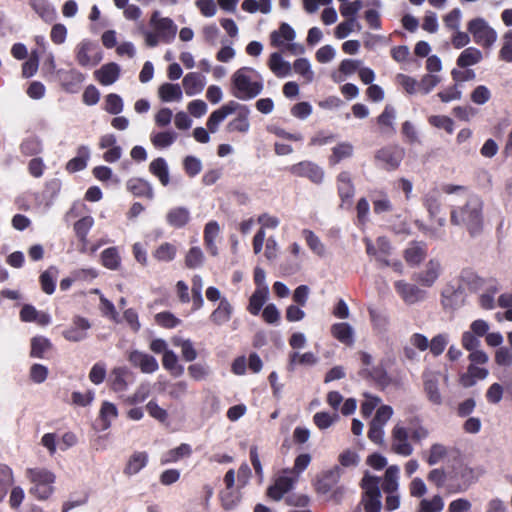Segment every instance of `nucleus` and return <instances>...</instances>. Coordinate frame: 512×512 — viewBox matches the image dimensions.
Masks as SVG:
<instances>
[{
  "mask_svg": "<svg viewBox=\"0 0 512 512\" xmlns=\"http://www.w3.org/2000/svg\"><path fill=\"white\" fill-rule=\"evenodd\" d=\"M235 112L237 113L236 117L227 123L225 129L228 133L239 132L246 134L250 130V109L247 106L241 105L233 100L227 102L210 114L207 120L208 130L211 133L217 132L220 123H222L227 116Z\"/></svg>",
  "mask_w": 512,
  "mask_h": 512,
  "instance_id": "nucleus-1",
  "label": "nucleus"
},
{
  "mask_svg": "<svg viewBox=\"0 0 512 512\" xmlns=\"http://www.w3.org/2000/svg\"><path fill=\"white\" fill-rule=\"evenodd\" d=\"M483 205L480 196L468 194L463 206L451 210V223L464 226L472 237L479 235L483 230Z\"/></svg>",
  "mask_w": 512,
  "mask_h": 512,
  "instance_id": "nucleus-2",
  "label": "nucleus"
},
{
  "mask_svg": "<svg viewBox=\"0 0 512 512\" xmlns=\"http://www.w3.org/2000/svg\"><path fill=\"white\" fill-rule=\"evenodd\" d=\"M264 88L262 76L251 67H241L231 77V93L239 100H251Z\"/></svg>",
  "mask_w": 512,
  "mask_h": 512,
  "instance_id": "nucleus-3",
  "label": "nucleus"
},
{
  "mask_svg": "<svg viewBox=\"0 0 512 512\" xmlns=\"http://www.w3.org/2000/svg\"><path fill=\"white\" fill-rule=\"evenodd\" d=\"M26 477L31 483L29 493L40 501L47 500L54 493L56 475L44 467L26 469Z\"/></svg>",
  "mask_w": 512,
  "mask_h": 512,
  "instance_id": "nucleus-4",
  "label": "nucleus"
},
{
  "mask_svg": "<svg viewBox=\"0 0 512 512\" xmlns=\"http://www.w3.org/2000/svg\"><path fill=\"white\" fill-rule=\"evenodd\" d=\"M467 29L472 35L476 44L489 48L497 40L496 31L489 26L488 22L481 17L470 20L467 24Z\"/></svg>",
  "mask_w": 512,
  "mask_h": 512,
  "instance_id": "nucleus-5",
  "label": "nucleus"
},
{
  "mask_svg": "<svg viewBox=\"0 0 512 512\" xmlns=\"http://www.w3.org/2000/svg\"><path fill=\"white\" fill-rule=\"evenodd\" d=\"M75 56L78 64L82 67H94L102 60L99 47L91 40H82L75 48Z\"/></svg>",
  "mask_w": 512,
  "mask_h": 512,
  "instance_id": "nucleus-6",
  "label": "nucleus"
},
{
  "mask_svg": "<svg viewBox=\"0 0 512 512\" xmlns=\"http://www.w3.org/2000/svg\"><path fill=\"white\" fill-rule=\"evenodd\" d=\"M404 156V152L399 147H384L375 154V161L381 168L392 171L399 167Z\"/></svg>",
  "mask_w": 512,
  "mask_h": 512,
  "instance_id": "nucleus-7",
  "label": "nucleus"
},
{
  "mask_svg": "<svg viewBox=\"0 0 512 512\" xmlns=\"http://www.w3.org/2000/svg\"><path fill=\"white\" fill-rule=\"evenodd\" d=\"M391 451L397 455L408 457L414 449L409 442V434L405 427L396 424L391 432Z\"/></svg>",
  "mask_w": 512,
  "mask_h": 512,
  "instance_id": "nucleus-8",
  "label": "nucleus"
},
{
  "mask_svg": "<svg viewBox=\"0 0 512 512\" xmlns=\"http://www.w3.org/2000/svg\"><path fill=\"white\" fill-rule=\"evenodd\" d=\"M297 481V475L288 474L285 469L275 478L273 485L268 488L267 495L275 501H280L285 494L292 490Z\"/></svg>",
  "mask_w": 512,
  "mask_h": 512,
  "instance_id": "nucleus-9",
  "label": "nucleus"
},
{
  "mask_svg": "<svg viewBox=\"0 0 512 512\" xmlns=\"http://www.w3.org/2000/svg\"><path fill=\"white\" fill-rule=\"evenodd\" d=\"M289 172L298 177L308 178L315 184H320L324 179V171L316 163L311 161H301L288 168Z\"/></svg>",
  "mask_w": 512,
  "mask_h": 512,
  "instance_id": "nucleus-10",
  "label": "nucleus"
},
{
  "mask_svg": "<svg viewBox=\"0 0 512 512\" xmlns=\"http://www.w3.org/2000/svg\"><path fill=\"white\" fill-rule=\"evenodd\" d=\"M442 273V265L440 260L436 258L430 259L424 268L414 274L413 279L423 287H432Z\"/></svg>",
  "mask_w": 512,
  "mask_h": 512,
  "instance_id": "nucleus-11",
  "label": "nucleus"
},
{
  "mask_svg": "<svg viewBox=\"0 0 512 512\" xmlns=\"http://www.w3.org/2000/svg\"><path fill=\"white\" fill-rule=\"evenodd\" d=\"M150 24L158 33L162 42L170 43L174 40L177 33V26L172 19L159 17V12H154L150 19Z\"/></svg>",
  "mask_w": 512,
  "mask_h": 512,
  "instance_id": "nucleus-12",
  "label": "nucleus"
},
{
  "mask_svg": "<svg viewBox=\"0 0 512 512\" xmlns=\"http://www.w3.org/2000/svg\"><path fill=\"white\" fill-rule=\"evenodd\" d=\"M91 323L87 318L75 316L72 323L63 332L62 336L69 342H81L88 337Z\"/></svg>",
  "mask_w": 512,
  "mask_h": 512,
  "instance_id": "nucleus-13",
  "label": "nucleus"
},
{
  "mask_svg": "<svg viewBox=\"0 0 512 512\" xmlns=\"http://www.w3.org/2000/svg\"><path fill=\"white\" fill-rule=\"evenodd\" d=\"M129 362L141 370L142 373L152 374L159 369L155 357L139 350H133L128 355Z\"/></svg>",
  "mask_w": 512,
  "mask_h": 512,
  "instance_id": "nucleus-14",
  "label": "nucleus"
},
{
  "mask_svg": "<svg viewBox=\"0 0 512 512\" xmlns=\"http://www.w3.org/2000/svg\"><path fill=\"white\" fill-rule=\"evenodd\" d=\"M395 289L407 304H415L425 299L426 292L414 284L407 283L403 280L396 281Z\"/></svg>",
  "mask_w": 512,
  "mask_h": 512,
  "instance_id": "nucleus-15",
  "label": "nucleus"
},
{
  "mask_svg": "<svg viewBox=\"0 0 512 512\" xmlns=\"http://www.w3.org/2000/svg\"><path fill=\"white\" fill-rule=\"evenodd\" d=\"M427 255V245L422 241H412L404 250V259L411 266H418Z\"/></svg>",
  "mask_w": 512,
  "mask_h": 512,
  "instance_id": "nucleus-16",
  "label": "nucleus"
},
{
  "mask_svg": "<svg viewBox=\"0 0 512 512\" xmlns=\"http://www.w3.org/2000/svg\"><path fill=\"white\" fill-rule=\"evenodd\" d=\"M182 85L187 96H194L204 90L206 77L197 72H190L184 76Z\"/></svg>",
  "mask_w": 512,
  "mask_h": 512,
  "instance_id": "nucleus-17",
  "label": "nucleus"
},
{
  "mask_svg": "<svg viewBox=\"0 0 512 512\" xmlns=\"http://www.w3.org/2000/svg\"><path fill=\"white\" fill-rule=\"evenodd\" d=\"M126 188L136 197H145L152 200L154 190L151 183L143 178H131L126 183Z\"/></svg>",
  "mask_w": 512,
  "mask_h": 512,
  "instance_id": "nucleus-18",
  "label": "nucleus"
},
{
  "mask_svg": "<svg viewBox=\"0 0 512 512\" xmlns=\"http://www.w3.org/2000/svg\"><path fill=\"white\" fill-rule=\"evenodd\" d=\"M97 81L104 86L115 83L120 76V66L114 62L103 65L94 72Z\"/></svg>",
  "mask_w": 512,
  "mask_h": 512,
  "instance_id": "nucleus-19",
  "label": "nucleus"
},
{
  "mask_svg": "<svg viewBox=\"0 0 512 512\" xmlns=\"http://www.w3.org/2000/svg\"><path fill=\"white\" fill-rule=\"evenodd\" d=\"M190 218L189 209L183 206L173 207L166 214L167 224L175 229L184 227Z\"/></svg>",
  "mask_w": 512,
  "mask_h": 512,
  "instance_id": "nucleus-20",
  "label": "nucleus"
},
{
  "mask_svg": "<svg viewBox=\"0 0 512 512\" xmlns=\"http://www.w3.org/2000/svg\"><path fill=\"white\" fill-rule=\"evenodd\" d=\"M29 5L46 23H52L56 20V9L48 0H29Z\"/></svg>",
  "mask_w": 512,
  "mask_h": 512,
  "instance_id": "nucleus-21",
  "label": "nucleus"
},
{
  "mask_svg": "<svg viewBox=\"0 0 512 512\" xmlns=\"http://www.w3.org/2000/svg\"><path fill=\"white\" fill-rule=\"evenodd\" d=\"M423 379L428 399L436 405L441 404L442 397L438 389V374L431 371H425L423 373Z\"/></svg>",
  "mask_w": 512,
  "mask_h": 512,
  "instance_id": "nucleus-22",
  "label": "nucleus"
},
{
  "mask_svg": "<svg viewBox=\"0 0 512 512\" xmlns=\"http://www.w3.org/2000/svg\"><path fill=\"white\" fill-rule=\"evenodd\" d=\"M331 334L342 344L352 346L355 342L354 329L347 322L335 323L331 326Z\"/></svg>",
  "mask_w": 512,
  "mask_h": 512,
  "instance_id": "nucleus-23",
  "label": "nucleus"
},
{
  "mask_svg": "<svg viewBox=\"0 0 512 512\" xmlns=\"http://www.w3.org/2000/svg\"><path fill=\"white\" fill-rule=\"evenodd\" d=\"M220 226L217 221H209L204 228V243L207 251L212 256L218 255V247L216 245V238L219 236Z\"/></svg>",
  "mask_w": 512,
  "mask_h": 512,
  "instance_id": "nucleus-24",
  "label": "nucleus"
},
{
  "mask_svg": "<svg viewBox=\"0 0 512 512\" xmlns=\"http://www.w3.org/2000/svg\"><path fill=\"white\" fill-rule=\"evenodd\" d=\"M338 193L343 203H350L354 196L355 188L351 176L347 171L341 172L337 177Z\"/></svg>",
  "mask_w": 512,
  "mask_h": 512,
  "instance_id": "nucleus-25",
  "label": "nucleus"
},
{
  "mask_svg": "<svg viewBox=\"0 0 512 512\" xmlns=\"http://www.w3.org/2000/svg\"><path fill=\"white\" fill-rule=\"evenodd\" d=\"M268 66L274 75L279 78H284L290 75L292 69L290 63L285 61L282 55L278 52H274L270 55Z\"/></svg>",
  "mask_w": 512,
  "mask_h": 512,
  "instance_id": "nucleus-26",
  "label": "nucleus"
},
{
  "mask_svg": "<svg viewBox=\"0 0 512 512\" xmlns=\"http://www.w3.org/2000/svg\"><path fill=\"white\" fill-rule=\"evenodd\" d=\"M118 416V410L117 407L108 401H104L100 412H99V419H98V427L101 431L107 430L110 426L113 420H115Z\"/></svg>",
  "mask_w": 512,
  "mask_h": 512,
  "instance_id": "nucleus-27",
  "label": "nucleus"
},
{
  "mask_svg": "<svg viewBox=\"0 0 512 512\" xmlns=\"http://www.w3.org/2000/svg\"><path fill=\"white\" fill-rule=\"evenodd\" d=\"M396 119V110L391 105H386L383 112L378 116L377 123L383 134H394Z\"/></svg>",
  "mask_w": 512,
  "mask_h": 512,
  "instance_id": "nucleus-28",
  "label": "nucleus"
},
{
  "mask_svg": "<svg viewBox=\"0 0 512 512\" xmlns=\"http://www.w3.org/2000/svg\"><path fill=\"white\" fill-rule=\"evenodd\" d=\"M232 312V305L226 298H223L218 307L211 313L210 320L218 326L223 325L230 321Z\"/></svg>",
  "mask_w": 512,
  "mask_h": 512,
  "instance_id": "nucleus-29",
  "label": "nucleus"
},
{
  "mask_svg": "<svg viewBox=\"0 0 512 512\" xmlns=\"http://www.w3.org/2000/svg\"><path fill=\"white\" fill-rule=\"evenodd\" d=\"M149 171L158 178L163 186L170 183L169 168L166 160L162 157L154 159L149 165Z\"/></svg>",
  "mask_w": 512,
  "mask_h": 512,
  "instance_id": "nucleus-30",
  "label": "nucleus"
},
{
  "mask_svg": "<svg viewBox=\"0 0 512 512\" xmlns=\"http://www.w3.org/2000/svg\"><path fill=\"white\" fill-rule=\"evenodd\" d=\"M482 59L483 54L478 48L467 47L458 56L457 65L461 68H466L478 64Z\"/></svg>",
  "mask_w": 512,
  "mask_h": 512,
  "instance_id": "nucleus-31",
  "label": "nucleus"
},
{
  "mask_svg": "<svg viewBox=\"0 0 512 512\" xmlns=\"http://www.w3.org/2000/svg\"><path fill=\"white\" fill-rule=\"evenodd\" d=\"M148 463V454L146 452H134L125 468L124 473L128 476L139 473Z\"/></svg>",
  "mask_w": 512,
  "mask_h": 512,
  "instance_id": "nucleus-32",
  "label": "nucleus"
},
{
  "mask_svg": "<svg viewBox=\"0 0 512 512\" xmlns=\"http://www.w3.org/2000/svg\"><path fill=\"white\" fill-rule=\"evenodd\" d=\"M89 157V148L84 145L80 146L77 151V156L69 160L66 164V170L70 173L83 170L87 166Z\"/></svg>",
  "mask_w": 512,
  "mask_h": 512,
  "instance_id": "nucleus-33",
  "label": "nucleus"
},
{
  "mask_svg": "<svg viewBox=\"0 0 512 512\" xmlns=\"http://www.w3.org/2000/svg\"><path fill=\"white\" fill-rule=\"evenodd\" d=\"M129 371L125 367H116L111 372V388L113 391L119 393L128 389L129 383L127 376Z\"/></svg>",
  "mask_w": 512,
  "mask_h": 512,
  "instance_id": "nucleus-34",
  "label": "nucleus"
},
{
  "mask_svg": "<svg viewBox=\"0 0 512 512\" xmlns=\"http://www.w3.org/2000/svg\"><path fill=\"white\" fill-rule=\"evenodd\" d=\"M268 287L257 288L249 299L248 311L252 315H258L268 298Z\"/></svg>",
  "mask_w": 512,
  "mask_h": 512,
  "instance_id": "nucleus-35",
  "label": "nucleus"
},
{
  "mask_svg": "<svg viewBox=\"0 0 512 512\" xmlns=\"http://www.w3.org/2000/svg\"><path fill=\"white\" fill-rule=\"evenodd\" d=\"M399 467L391 465L386 469L384 475V482L382 485L383 491L387 494L395 493L398 490Z\"/></svg>",
  "mask_w": 512,
  "mask_h": 512,
  "instance_id": "nucleus-36",
  "label": "nucleus"
},
{
  "mask_svg": "<svg viewBox=\"0 0 512 512\" xmlns=\"http://www.w3.org/2000/svg\"><path fill=\"white\" fill-rule=\"evenodd\" d=\"M392 252V246L390 241L386 237H378L377 238V255L376 262L379 267L389 266L390 260L388 257Z\"/></svg>",
  "mask_w": 512,
  "mask_h": 512,
  "instance_id": "nucleus-37",
  "label": "nucleus"
},
{
  "mask_svg": "<svg viewBox=\"0 0 512 512\" xmlns=\"http://www.w3.org/2000/svg\"><path fill=\"white\" fill-rule=\"evenodd\" d=\"M354 147L349 142H342L332 148V155L329 158L331 165H336L344 159L352 157Z\"/></svg>",
  "mask_w": 512,
  "mask_h": 512,
  "instance_id": "nucleus-38",
  "label": "nucleus"
},
{
  "mask_svg": "<svg viewBox=\"0 0 512 512\" xmlns=\"http://www.w3.org/2000/svg\"><path fill=\"white\" fill-rule=\"evenodd\" d=\"M159 97L164 102L181 101L182 90L178 84L164 83L159 87Z\"/></svg>",
  "mask_w": 512,
  "mask_h": 512,
  "instance_id": "nucleus-39",
  "label": "nucleus"
},
{
  "mask_svg": "<svg viewBox=\"0 0 512 512\" xmlns=\"http://www.w3.org/2000/svg\"><path fill=\"white\" fill-rule=\"evenodd\" d=\"M317 362H318V358L312 352H306L303 354H300L298 352H293L289 356L288 370L294 371L296 365H298V364L312 366V365H315Z\"/></svg>",
  "mask_w": 512,
  "mask_h": 512,
  "instance_id": "nucleus-40",
  "label": "nucleus"
},
{
  "mask_svg": "<svg viewBox=\"0 0 512 512\" xmlns=\"http://www.w3.org/2000/svg\"><path fill=\"white\" fill-rule=\"evenodd\" d=\"M152 255L159 262H171L176 258L177 247L172 243L164 242L153 251Z\"/></svg>",
  "mask_w": 512,
  "mask_h": 512,
  "instance_id": "nucleus-41",
  "label": "nucleus"
},
{
  "mask_svg": "<svg viewBox=\"0 0 512 512\" xmlns=\"http://www.w3.org/2000/svg\"><path fill=\"white\" fill-rule=\"evenodd\" d=\"M191 447L190 445L183 443L178 447L171 449L164 453L161 457L162 464L174 463L180 460L183 457H188L191 455Z\"/></svg>",
  "mask_w": 512,
  "mask_h": 512,
  "instance_id": "nucleus-42",
  "label": "nucleus"
},
{
  "mask_svg": "<svg viewBox=\"0 0 512 512\" xmlns=\"http://www.w3.org/2000/svg\"><path fill=\"white\" fill-rule=\"evenodd\" d=\"M101 262L104 267L110 270H117L121 265V257L116 247H109L102 251Z\"/></svg>",
  "mask_w": 512,
  "mask_h": 512,
  "instance_id": "nucleus-43",
  "label": "nucleus"
},
{
  "mask_svg": "<svg viewBox=\"0 0 512 512\" xmlns=\"http://www.w3.org/2000/svg\"><path fill=\"white\" fill-rule=\"evenodd\" d=\"M296 33L294 29L287 23H282L278 31L271 33V43L274 46H280L283 44V40L292 41L294 40Z\"/></svg>",
  "mask_w": 512,
  "mask_h": 512,
  "instance_id": "nucleus-44",
  "label": "nucleus"
},
{
  "mask_svg": "<svg viewBox=\"0 0 512 512\" xmlns=\"http://www.w3.org/2000/svg\"><path fill=\"white\" fill-rule=\"evenodd\" d=\"M162 365L174 376H180L184 372L183 366L178 364L177 355L170 349L165 351V354L162 357Z\"/></svg>",
  "mask_w": 512,
  "mask_h": 512,
  "instance_id": "nucleus-45",
  "label": "nucleus"
},
{
  "mask_svg": "<svg viewBox=\"0 0 512 512\" xmlns=\"http://www.w3.org/2000/svg\"><path fill=\"white\" fill-rule=\"evenodd\" d=\"M177 139V134L173 131H163L152 133L150 140L156 148H166L172 145Z\"/></svg>",
  "mask_w": 512,
  "mask_h": 512,
  "instance_id": "nucleus-46",
  "label": "nucleus"
},
{
  "mask_svg": "<svg viewBox=\"0 0 512 512\" xmlns=\"http://www.w3.org/2000/svg\"><path fill=\"white\" fill-rule=\"evenodd\" d=\"M57 273V268L52 266L40 275L41 288L46 294L54 293Z\"/></svg>",
  "mask_w": 512,
  "mask_h": 512,
  "instance_id": "nucleus-47",
  "label": "nucleus"
},
{
  "mask_svg": "<svg viewBox=\"0 0 512 512\" xmlns=\"http://www.w3.org/2000/svg\"><path fill=\"white\" fill-rule=\"evenodd\" d=\"M172 342L174 346L181 348L182 357L187 362H191L197 358V352L191 340L176 337L173 338Z\"/></svg>",
  "mask_w": 512,
  "mask_h": 512,
  "instance_id": "nucleus-48",
  "label": "nucleus"
},
{
  "mask_svg": "<svg viewBox=\"0 0 512 512\" xmlns=\"http://www.w3.org/2000/svg\"><path fill=\"white\" fill-rule=\"evenodd\" d=\"M444 501L440 495H434L431 499H422L415 512H441Z\"/></svg>",
  "mask_w": 512,
  "mask_h": 512,
  "instance_id": "nucleus-49",
  "label": "nucleus"
},
{
  "mask_svg": "<svg viewBox=\"0 0 512 512\" xmlns=\"http://www.w3.org/2000/svg\"><path fill=\"white\" fill-rule=\"evenodd\" d=\"M52 347L50 340L43 336H37L31 340L30 355L35 358H43L44 353Z\"/></svg>",
  "mask_w": 512,
  "mask_h": 512,
  "instance_id": "nucleus-50",
  "label": "nucleus"
},
{
  "mask_svg": "<svg viewBox=\"0 0 512 512\" xmlns=\"http://www.w3.org/2000/svg\"><path fill=\"white\" fill-rule=\"evenodd\" d=\"M379 477L366 473L361 481V487L364 490L363 496H380Z\"/></svg>",
  "mask_w": 512,
  "mask_h": 512,
  "instance_id": "nucleus-51",
  "label": "nucleus"
},
{
  "mask_svg": "<svg viewBox=\"0 0 512 512\" xmlns=\"http://www.w3.org/2000/svg\"><path fill=\"white\" fill-rule=\"evenodd\" d=\"M293 69L295 73L302 76L305 82L310 83L314 79V72L311 68V64L306 58H299L294 61Z\"/></svg>",
  "mask_w": 512,
  "mask_h": 512,
  "instance_id": "nucleus-52",
  "label": "nucleus"
},
{
  "mask_svg": "<svg viewBox=\"0 0 512 512\" xmlns=\"http://www.w3.org/2000/svg\"><path fill=\"white\" fill-rule=\"evenodd\" d=\"M93 225L94 219L91 216H85L74 224V231L81 242L87 241V235Z\"/></svg>",
  "mask_w": 512,
  "mask_h": 512,
  "instance_id": "nucleus-53",
  "label": "nucleus"
},
{
  "mask_svg": "<svg viewBox=\"0 0 512 512\" xmlns=\"http://www.w3.org/2000/svg\"><path fill=\"white\" fill-rule=\"evenodd\" d=\"M339 478V468L329 471L321 480L317 483V491L322 494H326L331 491L333 485Z\"/></svg>",
  "mask_w": 512,
  "mask_h": 512,
  "instance_id": "nucleus-54",
  "label": "nucleus"
},
{
  "mask_svg": "<svg viewBox=\"0 0 512 512\" xmlns=\"http://www.w3.org/2000/svg\"><path fill=\"white\" fill-rule=\"evenodd\" d=\"M424 205L429 213V215L434 218L436 217L441 210V201L440 196L437 191L429 192L424 199Z\"/></svg>",
  "mask_w": 512,
  "mask_h": 512,
  "instance_id": "nucleus-55",
  "label": "nucleus"
},
{
  "mask_svg": "<svg viewBox=\"0 0 512 512\" xmlns=\"http://www.w3.org/2000/svg\"><path fill=\"white\" fill-rule=\"evenodd\" d=\"M204 254L199 247H191L185 256V265L189 269H195L202 266Z\"/></svg>",
  "mask_w": 512,
  "mask_h": 512,
  "instance_id": "nucleus-56",
  "label": "nucleus"
},
{
  "mask_svg": "<svg viewBox=\"0 0 512 512\" xmlns=\"http://www.w3.org/2000/svg\"><path fill=\"white\" fill-rule=\"evenodd\" d=\"M373 209L376 214L384 212H390L393 210V205L387 195V193L380 191L377 196L373 199Z\"/></svg>",
  "mask_w": 512,
  "mask_h": 512,
  "instance_id": "nucleus-57",
  "label": "nucleus"
},
{
  "mask_svg": "<svg viewBox=\"0 0 512 512\" xmlns=\"http://www.w3.org/2000/svg\"><path fill=\"white\" fill-rule=\"evenodd\" d=\"M21 151L27 156L36 155L42 151V142L38 137H28L22 142Z\"/></svg>",
  "mask_w": 512,
  "mask_h": 512,
  "instance_id": "nucleus-58",
  "label": "nucleus"
},
{
  "mask_svg": "<svg viewBox=\"0 0 512 512\" xmlns=\"http://www.w3.org/2000/svg\"><path fill=\"white\" fill-rule=\"evenodd\" d=\"M220 500L224 510L234 509L240 502V495L231 489H226L220 493Z\"/></svg>",
  "mask_w": 512,
  "mask_h": 512,
  "instance_id": "nucleus-59",
  "label": "nucleus"
},
{
  "mask_svg": "<svg viewBox=\"0 0 512 512\" xmlns=\"http://www.w3.org/2000/svg\"><path fill=\"white\" fill-rule=\"evenodd\" d=\"M303 235L309 248L319 256H323L325 253V247L319 237L315 235L311 230H303Z\"/></svg>",
  "mask_w": 512,
  "mask_h": 512,
  "instance_id": "nucleus-60",
  "label": "nucleus"
},
{
  "mask_svg": "<svg viewBox=\"0 0 512 512\" xmlns=\"http://www.w3.org/2000/svg\"><path fill=\"white\" fill-rule=\"evenodd\" d=\"M357 27L360 29V25L355 17H351L344 22L338 24L335 28V37L338 39L346 38L353 30Z\"/></svg>",
  "mask_w": 512,
  "mask_h": 512,
  "instance_id": "nucleus-61",
  "label": "nucleus"
},
{
  "mask_svg": "<svg viewBox=\"0 0 512 512\" xmlns=\"http://www.w3.org/2000/svg\"><path fill=\"white\" fill-rule=\"evenodd\" d=\"M105 110L114 115H118L123 110V100L118 94H108L105 99Z\"/></svg>",
  "mask_w": 512,
  "mask_h": 512,
  "instance_id": "nucleus-62",
  "label": "nucleus"
},
{
  "mask_svg": "<svg viewBox=\"0 0 512 512\" xmlns=\"http://www.w3.org/2000/svg\"><path fill=\"white\" fill-rule=\"evenodd\" d=\"M471 101L477 105H484L491 99V91L485 85H478L471 92Z\"/></svg>",
  "mask_w": 512,
  "mask_h": 512,
  "instance_id": "nucleus-63",
  "label": "nucleus"
},
{
  "mask_svg": "<svg viewBox=\"0 0 512 512\" xmlns=\"http://www.w3.org/2000/svg\"><path fill=\"white\" fill-rule=\"evenodd\" d=\"M183 167L188 176L195 177L202 170V162L195 156H186L183 160Z\"/></svg>",
  "mask_w": 512,
  "mask_h": 512,
  "instance_id": "nucleus-64",
  "label": "nucleus"
}]
</instances>
